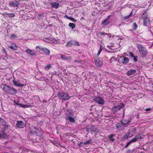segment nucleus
<instances>
[{
    "label": "nucleus",
    "mask_w": 153,
    "mask_h": 153,
    "mask_svg": "<svg viewBox=\"0 0 153 153\" xmlns=\"http://www.w3.org/2000/svg\"><path fill=\"white\" fill-rule=\"evenodd\" d=\"M134 58V60L135 62H137V58L138 56H134L133 57Z\"/></svg>",
    "instance_id": "40"
},
{
    "label": "nucleus",
    "mask_w": 153,
    "mask_h": 153,
    "mask_svg": "<svg viewBox=\"0 0 153 153\" xmlns=\"http://www.w3.org/2000/svg\"><path fill=\"white\" fill-rule=\"evenodd\" d=\"M129 133H127L124 135V137L126 138H128L129 137Z\"/></svg>",
    "instance_id": "42"
},
{
    "label": "nucleus",
    "mask_w": 153,
    "mask_h": 153,
    "mask_svg": "<svg viewBox=\"0 0 153 153\" xmlns=\"http://www.w3.org/2000/svg\"><path fill=\"white\" fill-rule=\"evenodd\" d=\"M130 30V31H132V30H131H131Z\"/></svg>",
    "instance_id": "54"
},
{
    "label": "nucleus",
    "mask_w": 153,
    "mask_h": 153,
    "mask_svg": "<svg viewBox=\"0 0 153 153\" xmlns=\"http://www.w3.org/2000/svg\"><path fill=\"white\" fill-rule=\"evenodd\" d=\"M17 123L16 126L20 128H22L23 127L24 123L22 121H17Z\"/></svg>",
    "instance_id": "16"
},
{
    "label": "nucleus",
    "mask_w": 153,
    "mask_h": 153,
    "mask_svg": "<svg viewBox=\"0 0 153 153\" xmlns=\"http://www.w3.org/2000/svg\"><path fill=\"white\" fill-rule=\"evenodd\" d=\"M152 35L153 36V33H152Z\"/></svg>",
    "instance_id": "56"
},
{
    "label": "nucleus",
    "mask_w": 153,
    "mask_h": 153,
    "mask_svg": "<svg viewBox=\"0 0 153 153\" xmlns=\"http://www.w3.org/2000/svg\"><path fill=\"white\" fill-rule=\"evenodd\" d=\"M114 135H114L112 134L108 136L109 138L110 139V141H111V142H114L115 140L114 139L112 138Z\"/></svg>",
    "instance_id": "25"
},
{
    "label": "nucleus",
    "mask_w": 153,
    "mask_h": 153,
    "mask_svg": "<svg viewBox=\"0 0 153 153\" xmlns=\"http://www.w3.org/2000/svg\"><path fill=\"white\" fill-rule=\"evenodd\" d=\"M73 45H77L79 46L80 45L77 41L73 40H71L69 41L66 45V47H71Z\"/></svg>",
    "instance_id": "5"
},
{
    "label": "nucleus",
    "mask_w": 153,
    "mask_h": 153,
    "mask_svg": "<svg viewBox=\"0 0 153 153\" xmlns=\"http://www.w3.org/2000/svg\"><path fill=\"white\" fill-rule=\"evenodd\" d=\"M26 51H27V53H28L29 50L28 49H27V50H26Z\"/></svg>",
    "instance_id": "52"
},
{
    "label": "nucleus",
    "mask_w": 153,
    "mask_h": 153,
    "mask_svg": "<svg viewBox=\"0 0 153 153\" xmlns=\"http://www.w3.org/2000/svg\"><path fill=\"white\" fill-rule=\"evenodd\" d=\"M107 47L108 48H109L110 49H111V47L110 46V45H108L107 46Z\"/></svg>",
    "instance_id": "51"
},
{
    "label": "nucleus",
    "mask_w": 153,
    "mask_h": 153,
    "mask_svg": "<svg viewBox=\"0 0 153 153\" xmlns=\"http://www.w3.org/2000/svg\"><path fill=\"white\" fill-rule=\"evenodd\" d=\"M51 8L57 9L59 6V3L56 2H51Z\"/></svg>",
    "instance_id": "8"
},
{
    "label": "nucleus",
    "mask_w": 153,
    "mask_h": 153,
    "mask_svg": "<svg viewBox=\"0 0 153 153\" xmlns=\"http://www.w3.org/2000/svg\"><path fill=\"white\" fill-rule=\"evenodd\" d=\"M110 22L109 20H107L105 19L104 21H102L101 25L103 26H107L110 24Z\"/></svg>",
    "instance_id": "14"
},
{
    "label": "nucleus",
    "mask_w": 153,
    "mask_h": 153,
    "mask_svg": "<svg viewBox=\"0 0 153 153\" xmlns=\"http://www.w3.org/2000/svg\"><path fill=\"white\" fill-rule=\"evenodd\" d=\"M0 123H1L3 126L6 127L8 128L9 126L6 123V121L2 118H1L0 120Z\"/></svg>",
    "instance_id": "15"
},
{
    "label": "nucleus",
    "mask_w": 153,
    "mask_h": 153,
    "mask_svg": "<svg viewBox=\"0 0 153 153\" xmlns=\"http://www.w3.org/2000/svg\"><path fill=\"white\" fill-rule=\"evenodd\" d=\"M36 55V52L35 51L29 50V56H35Z\"/></svg>",
    "instance_id": "20"
},
{
    "label": "nucleus",
    "mask_w": 153,
    "mask_h": 153,
    "mask_svg": "<svg viewBox=\"0 0 153 153\" xmlns=\"http://www.w3.org/2000/svg\"><path fill=\"white\" fill-rule=\"evenodd\" d=\"M94 100L99 104H103L104 103V99L100 97H95L94 99Z\"/></svg>",
    "instance_id": "6"
},
{
    "label": "nucleus",
    "mask_w": 153,
    "mask_h": 153,
    "mask_svg": "<svg viewBox=\"0 0 153 153\" xmlns=\"http://www.w3.org/2000/svg\"><path fill=\"white\" fill-rule=\"evenodd\" d=\"M107 52H110L109 51H107Z\"/></svg>",
    "instance_id": "55"
},
{
    "label": "nucleus",
    "mask_w": 153,
    "mask_h": 153,
    "mask_svg": "<svg viewBox=\"0 0 153 153\" xmlns=\"http://www.w3.org/2000/svg\"><path fill=\"white\" fill-rule=\"evenodd\" d=\"M129 55L131 57H133L134 56L133 53L131 52H130L129 53Z\"/></svg>",
    "instance_id": "44"
},
{
    "label": "nucleus",
    "mask_w": 153,
    "mask_h": 153,
    "mask_svg": "<svg viewBox=\"0 0 153 153\" xmlns=\"http://www.w3.org/2000/svg\"><path fill=\"white\" fill-rule=\"evenodd\" d=\"M98 34H99V35H103V36H105V34H108V33H105L104 32H103L102 33H101V32L99 33H98Z\"/></svg>",
    "instance_id": "41"
},
{
    "label": "nucleus",
    "mask_w": 153,
    "mask_h": 153,
    "mask_svg": "<svg viewBox=\"0 0 153 153\" xmlns=\"http://www.w3.org/2000/svg\"><path fill=\"white\" fill-rule=\"evenodd\" d=\"M114 58V57H112V58H111H111Z\"/></svg>",
    "instance_id": "57"
},
{
    "label": "nucleus",
    "mask_w": 153,
    "mask_h": 153,
    "mask_svg": "<svg viewBox=\"0 0 153 153\" xmlns=\"http://www.w3.org/2000/svg\"><path fill=\"white\" fill-rule=\"evenodd\" d=\"M71 116L68 117V119L71 122L73 123H74L75 122V119L74 117H72Z\"/></svg>",
    "instance_id": "22"
},
{
    "label": "nucleus",
    "mask_w": 153,
    "mask_h": 153,
    "mask_svg": "<svg viewBox=\"0 0 153 153\" xmlns=\"http://www.w3.org/2000/svg\"><path fill=\"white\" fill-rule=\"evenodd\" d=\"M132 13H131L128 16H124V19H128L130 16H132Z\"/></svg>",
    "instance_id": "37"
},
{
    "label": "nucleus",
    "mask_w": 153,
    "mask_h": 153,
    "mask_svg": "<svg viewBox=\"0 0 153 153\" xmlns=\"http://www.w3.org/2000/svg\"><path fill=\"white\" fill-rule=\"evenodd\" d=\"M151 109L150 108H146V111H150L151 110Z\"/></svg>",
    "instance_id": "48"
},
{
    "label": "nucleus",
    "mask_w": 153,
    "mask_h": 153,
    "mask_svg": "<svg viewBox=\"0 0 153 153\" xmlns=\"http://www.w3.org/2000/svg\"><path fill=\"white\" fill-rule=\"evenodd\" d=\"M111 16V15H109V16H108L107 17V19H106L107 20H109V19L110 18Z\"/></svg>",
    "instance_id": "47"
},
{
    "label": "nucleus",
    "mask_w": 153,
    "mask_h": 153,
    "mask_svg": "<svg viewBox=\"0 0 153 153\" xmlns=\"http://www.w3.org/2000/svg\"><path fill=\"white\" fill-rule=\"evenodd\" d=\"M6 14L8 15V16L10 18L14 17L15 16V14L14 13H6Z\"/></svg>",
    "instance_id": "31"
},
{
    "label": "nucleus",
    "mask_w": 153,
    "mask_h": 153,
    "mask_svg": "<svg viewBox=\"0 0 153 153\" xmlns=\"http://www.w3.org/2000/svg\"><path fill=\"white\" fill-rule=\"evenodd\" d=\"M13 83L15 85L19 87H21L24 85V84H22L21 83H20L16 81L15 80H13Z\"/></svg>",
    "instance_id": "12"
},
{
    "label": "nucleus",
    "mask_w": 153,
    "mask_h": 153,
    "mask_svg": "<svg viewBox=\"0 0 153 153\" xmlns=\"http://www.w3.org/2000/svg\"><path fill=\"white\" fill-rule=\"evenodd\" d=\"M143 24L145 26H146L147 24L149 22V19L148 18H144L143 19Z\"/></svg>",
    "instance_id": "23"
},
{
    "label": "nucleus",
    "mask_w": 153,
    "mask_h": 153,
    "mask_svg": "<svg viewBox=\"0 0 153 153\" xmlns=\"http://www.w3.org/2000/svg\"><path fill=\"white\" fill-rule=\"evenodd\" d=\"M92 139H90L86 141L84 143L83 145L90 144H91Z\"/></svg>",
    "instance_id": "27"
},
{
    "label": "nucleus",
    "mask_w": 153,
    "mask_h": 153,
    "mask_svg": "<svg viewBox=\"0 0 153 153\" xmlns=\"http://www.w3.org/2000/svg\"><path fill=\"white\" fill-rule=\"evenodd\" d=\"M68 25L69 27H71L72 29H74L75 27V25L74 23H70Z\"/></svg>",
    "instance_id": "28"
},
{
    "label": "nucleus",
    "mask_w": 153,
    "mask_h": 153,
    "mask_svg": "<svg viewBox=\"0 0 153 153\" xmlns=\"http://www.w3.org/2000/svg\"><path fill=\"white\" fill-rule=\"evenodd\" d=\"M74 62H76L81 63L82 62V60H74Z\"/></svg>",
    "instance_id": "45"
},
{
    "label": "nucleus",
    "mask_w": 153,
    "mask_h": 153,
    "mask_svg": "<svg viewBox=\"0 0 153 153\" xmlns=\"http://www.w3.org/2000/svg\"><path fill=\"white\" fill-rule=\"evenodd\" d=\"M129 61L128 58L127 57H124L123 58V60H122V62L123 64H126Z\"/></svg>",
    "instance_id": "21"
},
{
    "label": "nucleus",
    "mask_w": 153,
    "mask_h": 153,
    "mask_svg": "<svg viewBox=\"0 0 153 153\" xmlns=\"http://www.w3.org/2000/svg\"><path fill=\"white\" fill-rule=\"evenodd\" d=\"M84 142H81L80 143H78V146L79 147H82L83 145Z\"/></svg>",
    "instance_id": "38"
},
{
    "label": "nucleus",
    "mask_w": 153,
    "mask_h": 153,
    "mask_svg": "<svg viewBox=\"0 0 153 153\" xmlns=\"http://www.w3.org/2000/svg\"><path fill=\"white\" fill-rule=\"evenodd\" d=\"M134 151V149H133L132 150L128 149L127 150V153H133Z\"/></svg>",
    "instance_id": "35"
},
{
    "label": "nucleus",
    "mask_w": 153,
    "mask_h": 153,
    "mask_svg": "<svg viewBox=\"0 0 153 153\" xmlns=\"http://www.w3.org/2000/svg\"><path fill=\"white\" fill-rule=\"evenodd\" d=\"M137 48L139 51V56L143 58L146 57L148 54L146 49L140 44L137 45Z\"/></svg>",
    "instance_id": "1"
},
{
    "label": "nucleus",
    "mask_w": 153,
    "mask_h": 153,
    "mask_svg": "<svg viewBox=\"0 0 153 153\" xmlns=\"http://www.w3.org/2000/svg\"><path fill=\"white\" fill-rule=\"evenodd\" d=\"M69 19L71 21H73L75 22L76 21V20L74 19L72 17H71V18H70V19Z\"/></svg>",
    "instance_id": "43"
},
{
    "label": "nucleus",
    "mask_w": 153,
    "mask_h": 153,
    "mask_svg": "<svg viewBox=\"0 0 153 153\" xmlns=\"http://www.w3.org/2000/svg\"><path fill=\"white\" fill-rule=\"evenodd\" d=\"M142 19H144V18H148V16L147 14L146 13H145L143 14V16H142Z\"/></svg>",
    "instance_id": "39"
},
{
    "label": "nucleus",
    "mask_w": 153,
    "mask_h": 153,
    "mask_svg": "<svg viewBox=\"0 0 153 153\" xmlns=\"http://www.w3.org/2000/svg\"><path fill=\"white\" fill-rule=\"evenodd\" d=\"M116 127H117V128L118 129L119 128V127L118 126H117Z\"/></svg>",
    "instance_id": "53"
},
{
    "label": "nucleus",
    "mask_w": 153,
    "mask_h": 153,
    "mask_svg": "<svg viewBox=\"0 0 153 153\" xmlns=\"http://www.w3.org/2000/svg\"><path fill=\"white\" fill-rule=\"evenodd\" d=\"M65 18H67L68 19H70V18H71V17H69L67 15H65Z\"/></svg>",
    "instance_id": "49"
},
{
    "label": "nucleus",
    "mask_w": 153,
    "mask_h": 153,
    "mask_svg": "<svg viewBox=\"0 0 153 153\" xmlns=\"http://www.w3.org/2000/svg\"><path fill=\"white\" fill-rule=\"evenodd\" d=\"M94 127V126H92L91 128H88V130L90 129H93Z\"/></svg>",
    "instance_id": "50"
},
{
    "label": "nucleus",
    "mask_w": 153,
    "mask_h": 153,
    "mask_svg": "<svg viewBox=\"0 0 153 153\" xmlns=\"http://www.w3.org/2000/svg\"><path fill=\"white\" fill-rule=\"evenodd\" d=\"M15 47H13V46L11 45L8 46V47L12 49H13L15 50H17V47L16 45H15Z\"/></svg>",
    "instance_id": "33"
},
{
    "label": "nucleus",
    "mask_w": 153,
    "mask_h": 153,
    "mask_svg": "<svg viewBox=\"0 0 153 153\" xmlns=\"http://www.w3.org/2000/svg\"><path fill=\"white\" fill-rule=\"evenodd\" d=\"M17 93V91L16 89L10 87L8 93L11 95H14Z\"/></svg>",
    "instance_id": "10"
},
{
    "label": "nucleus",
    "mask_w": 153,
    "mask_h": 153,
    "mask_svg": "<svg viewBox=\"0 0 153 153\" xmlns=\"http://www.w3.org/2000/svg\"><path fill=\"white\" fill-rule=\"evenodd\" d=\"M7 136V134L4 131H0V138H4Z\"/></svg>",
    "instance_id": "17"
},
{
    "label": "nucleus",
    "mask_w": 153,
    "mask_h": 153,
    "mask_svg": "<svg viewBox=\"0 0 153 153\" xmlns=\"http://www.w3.org/2000/svg\"><path fill=\"white\" fill-rule=\"evenodd\" d=\"M57 96L59 99L64 101L68 100L70 98V97L67 94L61 91L58 92Z\"/></svg>",
    "instance_id": "2"
},
{
    "label": "nucleus",
    "mask_w": 153,
    "mask_h": 153,
    "mask_svg": "<svg viewBox=\"0 0 153 153\" xmlns=\"http://www.w3.org/2000/svg\"><path fill=\"white\" fill-rule=\"evenodd\" d=\"M95 62L96 65L98 67H101L102 65V61L100 60L99 59H96Z\"/></svg>",
    "instance_id": "9"
},
{
    "label": "nucleus",
    "mask_w": 153,
    "mask_h": 153,
    "mask_svg": "<svg viewBox=\"0 0 153 153\" xmlns=\"http://www.w3.org/2000/svg\"><path fill=\"white\" fill-rule=\"evenodd\" d=\"M152 85H153V84H152Z\"/></svg>",
    "instance_id": "59"
},
{
    "label": "nucleus",
    "mask_w": 153,
    "mask_h": 153,
    "mask_svg": "<svg viewBox=\"0 0 153 153\" xmlns=\"http://www.w3.org/2000/svg\"><path fill=\"white\" fill-rule=\"evenodd\" d=\"M17 37V35L12 34H11L10 35V38L12 39H16Z\"/></svg>",
    "instance_id": "30"
},
{
    "label": "nucleus",
    "mask_w": 153,
    "mask_h": 153,
    "mask_svg": "<svg viewBox=\"0 0 153 153\" xmlns=\"http://www.w3.org/2000/svg\"><path fill=\"white\" fill-rule=\"evenodd\" d=\"M69 114H68V115L70 116H73L74 114V112L71 109H69L67 110Z\"/></svg>",
    "instance_id": "24"
},
{
    "label": "nucleus",
    "mask_w": 153,
    "mask_h": 153,
    "mask_svg": "<svg viewBox=\"0 0 153 153\" xmlns=\"http://www.w3.org/2000/svg\"><path fill=\"white\" fill-rule=\"evenodd\" d=\"M103 48L102 46V45H100V49L99 50L98 53H97V55H99L100 54V53H101V51L102 50Z\"/></svg>",
    "instance_id": "32"
},
{
    "label": "nucleus",
    "mask_w": 153,
    "mask_h": 153,
    "mask_svg": "<svg viewBox=\"0 0 153 153\" xmlns=\"http://www.w3.org/2000/svg\"><path fill=\"white\" fill-rule=\"evenodd\" d=\"M136 71L135 69H131L128 71L127 73V74L129 76L134 74L136 72Z\"/></svg>",
    "instance_id": "13"
},
{
    "label": "nucleus",
    "mask_w": 153,
    "mask_h": 153,
    "mask_svg": "<svg viewBox=\"0 0 153 153\" xmlns=\"http://www.w3.org/2000/svg\"><path fill=\"white\" fill-rule=\"evenodd\" d=\"M134 141L132 139V140H130L129 142H127V144L125 146V148H127L128 147V146L129 145H130L132 143H134Z\"/></svg>",
    "instance_id": "26"
},
{
    "label": "nucleus",
    "mask_w": 153,
    "mask_h": 153,
    "mask_svg": "<svg viewBox=\"0 0 153 153\" xmlns=\"http://www.w3.org/2000/svg\"><path fill=\"white\" fill-rule=\"evenodd\" d=\"M141 137V136L140 134H139L137 135H135L134 137L132 139L134 142H136L138 140L142 138Z\"/></svg>",
    "instance_id": "18"
},
{
    "label": "nucleus",
    "mask_w": 153,
    "mask_h": 153,
    "mask_svg": "<svg viewBox=\"0 0 153 153\" xmlns=\"http://www.w3.org/2000/svg\"><path fill=\"white\" fill-rule=\"evenodd\" d=\"M10 6L11 7H17L19 4V3L17 1H10Z\"/></svg>",
    "instance_id": "7"
},
{
    "label": "nucleus",
    "mask_w": 153,
    "mask_h": 153,
    "mask_svg": "<svg viewBox=\"0 0 153 153\" xmlns=\"http://www.w3.org/2000/svg\"><path fill=\"white\" fill-rule=\"evenodd\" d=\"M36 48L37 49L38 48L41 49L46 55H49L50 53V51L46 48H43V47L42 46H37L36 47Z\"/></svg>",
    "instance_id": "4"
},
{
    "label": "nucleus",
    "mask_w": 153,
    "mask_h": 153,
    "mask_svg": "<svg viewBox=\"0 0 153 153\" xmlns=\"http://www.w3.org/2000/svg\"><path fill=\"white\" fill-rule=\"evenodd\" d=\"M124 105V104L122 103L118 105L113 106L111 108L112 112L114 113L116 112L122 108Z\"/></svg>",
    "instance_id": "3"
},
{
    "label": "nucleus",
    "mask_w": 153,
    "mask_h": 153,
    "mask_svg": "<svg viewBox=\"0 0 153 153\" xmlns=\"http://www.w3.org/2000/svg\"><path fill=\"white\" fill-rule=\"evenodd\" d=\"M10 87L6 85H4L3 86L2 89L4 91L8 93Z\"/></svg>",
    "instance_id": "19"
},
{
    "label": "nucleus",
    "mask_w": 153,
    "mask_h": 153,
    "mask_svg": "<svg viewBox=\"0 0 153 153\" xmlns=\"http://www.w3.org/2000/svg\"><path fill=\"white\" fill-rule=\"evenodd\" d=\"M61 57L62 59L64 60L67 59L68 60V57H66L64 55H61Z\"/></svg>",
    "instance_id": "36"
},
{
    "label": "nucleus",
    "mask_w": 153,
    "mask_h": 153,
    "mask_svg": "<svg viewBox=\"0 0 153 153\" xmlns=\"http://www.w3.org/2000/svg\"><path fill=\"white\" fill-rule=\"evenodd\" d=\"M132 27L133 29L135 30L137 28L138 26L136 23H135L133 24Z\"/></svg>",
    "instance_id": "34"
},
{
    "label": "nucleus",
    "mask_w": 153,
    "mask_h": 153,
    "mask_svg": "<svg viewBox=\"0 0 153 153\" xmlns=\"http://www.w3.org/2000/svg\"><path fill=\"white\" fill-rule=\"evenodd\" d=\"M130 121L126 120H123L122 121L121 123L123 126H126L127 125L130 123Z\"/></svg>",
    "instance_id": "11"
},
{
    "label": "nucleus",
    "mask_w": 153,
    "mask_h": 153,
    "mask_svg": "<svg viewBox=\"0 0 153 153\" xmlns=\"http://www.w3.org/2000/svg\"><path fill=\"white\" fill-rule=\"evenodd\" d=\"M27 106L28 105H23L22 106V107L24 108L28 107Z\"/></svg>",
    "instance_id": "46"
},
{
    "label": "nucleus",
    "mask_w": 153,
    "mask_h": 153,
    "mask_svg": "<svg viewBox=\"0 0 153 153\" xmlns=\"http://www.w3.org/2000/svg\"><path fill=\"white\" fill-rule=\"evenodd\" d=\"M51 67L50 64H48L45 68V70H48Z\"/></svg>",
    "instance_id": "29"
},
{
    "label": "nucleus",
    "mask_w": 153,
    "mask_h": 153,
    "mask_svg": "<svg viewBox=\"0 0 153 153\" xmlns=\"http://www.w3.org/2000/svg\"><path fill=\"white\" fill-rule=\"evenodd\" d=\"M1 118L0 117V120H1Z\"/></svg>",
    "instance_id": "58"
}]
</instances>
